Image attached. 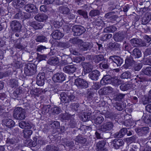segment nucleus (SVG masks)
Here are the masks:
<instances>
[{
	"instance_id": "27",
	"label": "nucleus",
	"mask_w": 151,
	"mask_h": 151,
	"mask_svg": "<svg viewBox=\"0 0 151 151\" xmlns=\"http://www.w3.org/2000/svg\"><path fill=\"white\" fill-rule=\"evenodd\" d=\"M48 17L47 15L42 14H39L35 17L36 20L40 22H43Z\"/></svg>"
},
{
	"instance_id": "22",
	"label": "nucleus",
	"mask_w": 151,
	"mask_h": 151,
	"mask_svg": "<svg viewBox=\"0 0 151 151\" xmlns=\"http://www.w3.org/2000/svg\"><path fill=\"white\" fill-rule=\"evenodd\" d=\"M130 42L132 45L135 47H141L145 46L146 45L145 43H141L142 45L139 41V40L136 38H133L130 40Z\"/></svg>"
},
{
	"instance_id": "47",
	"label": "nucleus",
	"mask_w": 151,
	"mask_h": 151,
	"mask_svg": "<svg viewBox=\"0 0 151 151\" xmlns=\"http://www.w3.org/2000/svg\"><path fill=\"white\" fill-rule=\"evenodd\" d=\"M24 88H23L19 87L18 88H17L13 92L14 95L16 98L18 97V95L21 94L24 91Z\"/></svg>"
},
{
	"instance_id": "34",
	"label": "nucleus",
	"mask_w": 151,
	"mask_h": 151,
	"mask_svg": "<svg viewBox=\"0 0 151 151\" xmlns=\"http://www.w3.org/2000/svg\"><path fill=\"white\" fill-rule=\"evenodd\" d=\"M104 60V56L102 55H98L94 56L93 61L97 64Z\"/></svg>"
},
{
	"instance_id": "30",
	"label": "nucleus",
	"mask_w": 151,
	"mask_h": 151,
	"mask_svg": "<svg viewBox=\"0 0 151 151\" xmlns=\"http://www.w3.org/2000/svg\"><path fill=\"white\" fill-rule=\"evenodd\" d=\"M132 55L135 58H139L142 56L141 50L138 48H135L133 50Z\"/></svg>"
},
{
	"instance_id": "56",
	"label": "nucleus",
	"mask_w": 151,
	"mask_h": 151,
	"mask_svg": "<svg viewBox=\"0 0 151 151\" xmlns=\"http://www.w3.org/2000/svg\"><path fill=\"white\" fill-rule=\"evenodd\" d=\"M101 85L99 82H96L94 83L93 85L92 86V89H93L94 91L99 89Z\"/></svg>"
},
{
	"instance_id": "37",
	"label": "nucleus",
	"mask_w": 151,
	"mask_h": 151,
	"mask_svg": "<svg viewBox=\"0 0 151 151\" xmlns=\"http://www.w3.org/2000/svg\"><path fill=\"white\" fill-rule=\"evenodd\" d=\"M59 148L54 145H48L46 146V151H58Z\"/></svg>"
},
{
	"instance_id": "24",
	"label": "nucleus",
	"mask_w": 151,
	"mask_h": 151,
	"mask_svg": "<svg viewBox=\"0 0 151 151\" xmlns=\"http://www.w3.org/2000/svg\"><path fill=\"white\" fill-rule=\"evenodd\" d=\"M47 63L50 65H56L58 64L59 59L56 56L50 58L47 61Z\"/></svg>"
},
{
	"instance_id": "52",
	"label": "nucleus",
	"mask_w": 151,
	"mask_h": 151,
	"mask_svg": "<svg viewBox=\"0 0 151 151\" xmlns=\"http://www.w3.org/2000/svg\"><path fill=\"white\" fill-rule=\"evenodd\" d=\"M151 102V89L149 91V97H146L143 101V104L146 105Z\"/></svg>"
},
{
	"instance_id": "42",
	"label": "nucleus",
	"mask_w": 151,
	"mask_h": 151,
	"mask_svg": "<svg viewBox=\"0 0 151 151\" xmlns=\"http://www.w3.org/2000/svg\"><path fill=\"white\" fill-rule=\"evenodd\" d=\"M132 68L133 71H139L142 67V64L141 63H137L136 62V63L133 66Z\"/></svg>"
},
{
	"instance_id": "50",
	"label": "nucleus",
	"mask_w": 151,
	"mask_h": 151,
	"mask_svg": "<svg viewBox=\"0 0 151 151\" xmlns=\"http://www.w3.org/2000/svg\"><path fill=\"white\" fill-rule=\"evenodd\" d=\"M131 74L129 71H126L123 73L121 76V77L122 79H128L130 78Z\"/></svg>"
},
{
	"instance_id": "54",
	"label": "nucleus",
	"mask_w": 151,
	"mask_h": 151,
	"mask_svg": "<svg viewBox=\"0 0 151 151\" xmlns=\"http://www.w3.org/2000/svg\"><path fill=\"white\" fill-rule=\"evenodd\" d=\"M24 137L26 138H29L32 134V131L31 130H27L23 131Z\"/></svg>"
},
{
	"instance_id": "14",
	"label": "nucleus",
	"mask_w": 151,
	"mask_h": 151,
	"mask_svg": "<svg viewBox=\"0 0 151 151\" xmlns=\"http://www.w3.org/2000/svg\"><path fill=\"white\" fill-rule=\"evenodd\" d=\"M60 117L62 122L70 120V123H73V121L74 120L73 118V115H71L66 112L64 114L62 113L60 115Z\"/></svg>"
},
{
	"instance_id": "8",
	"label": "nucleus",
	"mask_w": 151,
	"mask_h": 151,
	"mask_svg": "<svg viewBox=\"0 0 151 151\" xmlns=\"http://www.w3.org/2000/svg\"><path fill=\"white\" fill-rule=\"evenodd\" d=\"M72 30L74 32V36H79L85 31L84 27L80 25L73 26L72 27Z\"/></svg>"
},
{
	"instance_id": "33",
	"label": "nucleus",
	"mask_w": 151,
	"mask_h": 151,
	"mask_svg": "<svg viewBox=\"0 0 151 151\" xmlns=\"http://www.w3.org/2000/svg\"><path fill=\"white\" fill-rule=\"evenodd\" d=\"M18 142V139L15 137H8L7 138L6 141V144L8 145H15Z\"/></svg>"
},
{
	"instance_id": "18",
	"label": "nucleus",
	"mask_w": 151,
	"mask_h": 151,
	"mask_svg": "<svg viewBox=\"0 0 151 151\" xmlns=\"http://www.w3.org/2000/svg\"><path fill=\"white\" fill-rule=\"evenodd\" d=\"M76 142L82 145L85 144L87 142V139L84 137L81 134H79L75 139Z\"/></svg>"
},
{
	"instance_id": "51",
	"label": "nucleus",
	"mask_w": 151,
	"mask_h": 151,
	"mask_svg": "<svg viewBox=\"0 0 151 151\" xmlns=\"http://www.w3.org/2000/svg\"><path fill=\"white\" fill-rule=\"evenodd\" d=\"M37 42H45L47 41V38L43 35L38 36L36 39Z\"/></svg>"
},
{
	"instance_id": "25",
	"label": "nucleus",
	"mask_w": 151,
	"mask_h": 151,
	"mask_svg": "<svg viewBox=\"0 0 151 151\" xmlns=\"http://www.w3.org/2000/svg\"><path fill=\"white\" fill-rule=\"evenodd\" d=\"M105 16L106 18L109 19L110 22L112 23L115 22V21L119 18L118 16L116 15L111 16V13L109 12L106 14Z\"/></svg>"
},
{
	"instance_id": "1",
	"label": "nucleus",
	"mask_w": 151,
	"mask_h": 151,
	"mask_svg": "<svg viewBox=\"0 0 151 151\" xmlns=\"http://www.w3.org/2000/svg\"><path fill=\"white\" fill-rule=\"evenodd\" d=\"M131 81L134 82L133 83L132 82H126L122 84L120 86V89L122 91H125L132 88V89L136 90V91H139L143 89L144 84L146 82L144 78L139 77L137 76L131 79Z\"/></svg>"
},
{
	"instance_id": "58",
	"label": "nucleus",
	"mask_w": 151,
	"mask_h": 151,
	"mask_svg": "<svg viewBox=\"0 0 151 151\" xmlns=\"http://www.w3.org/2000/svg\"><path fill=\"white\" fill-rule=\"evenodd\" d=\"M82 41V40L79 39L77 37L73 38L70 40V42L74 45L78 44Z\"/></svg>"
},
{
	"instance_id": "32",
	"label": "nucleus",
	"mask_w": 151,
	"mask_h": 151,
	"mask_svg": "<svg viewBox=\"0 0 151 151\" xmlns=\"http://www.w3.org/2000/svg\"><path fill=\"white\" fill-rule=\"evenodd\" d=\"M30 25L34 29L36 30L41 29L43 27L42 25L41 24L35 21L32 22L30 24Z\"/></svg>"
},
{
	"instance_id": "4",
	"label": "nucleus",
	"mask_w": 151,
	"mask_h": 151,
	"mask_svg": "<svg viewBox=\"0 0 151 151\" xmlns=\"http://www.w3.org/2000/svg\"><path fill=\"white\" fill-rule=\"evenodd\" d=\"M36 72V66L34 64H27L24 68V73L27 76H32Z\"/></svg>"
},
{
	"instance_id": "6",
	"label": "nucleus",
	"mask_w": 151,
	"mask_h": 151,
	"mask_svg": "<svg viewBox=\"0 0 151 151\" xmlns=\"http://www.w3.org/2000/svg\"><path fill=\"white\" fill-rule=\"evenodd\" d=\"M66 75L63 73H58L54 74L52 79L55 83H62L65 80Z\"/></svg>"
},
{
	"instance_id": "46",
	"label": "nucleus",
	"mask_w": 151,
	"mask_h": 151,
	"mask_svg": "<svg viewBox=\"0 0 151 151\" xmlns=\"http://www.w3.org/2000/svg\"><path fill=\"white\" fill-rule=\"evenodd\" d=\"M120 47L119 44L116 42L112 43L109 45V48L112 51L118 50Z\"/></svg>"
},
{
	"instance_id": "20",
	"label": "nucleus",
	"mask_w": 151,
	"mask_h": 151,
	"mask_svg": "<svg viewBox=\"0 0 151 151\" xmlns=\"http://www.w3.org/2000/svg\"><path fill=\"white\" fill-rule=\"evenodd\" d=\"M24 0H14L13 2V4L14 7L17 9L22 8L25 5Z\"/></svg>"
},
{
	"instance_id": "16",
	"label": "nucleus",
	"mask_w": 151,
	"mask_h": 151,
	"mask_svg": "<svg viewBox=\"0 0 151 151\" xmlns=\"http://www.w3.org/2000/svg\"><path fill=\"white\" fill-rule=\"evenodd\" d=\"M111 76L109 75L104 76L100 81V83L103 86L109 84H111L112 81H111Z\"/></svg>"
},
{
	"instance_id": "17",
	"label": "nucleus",
	"mask_w": 151,
	"mask_h": 151,
	"mask_svg": "<svg viewBox=\"0 0 151 151\" xmlns=\"http://www.w3.org/2000/svg\"><path fill=\"white\" fill-rule=\"evenodd\" d=\"M24 10L29 13L33 12L35 13L36 10V6L32 4H27L24 6Z\"/></svg>"
},
{
	"instance_id": "12",
	"label": "nucleus",
	"mask_w": 151,
	"mask_h": 151,
	"mask_svg": "<svg viewBox=\"0 0 151 151\" xmlns=\"http://www.w3.org/2000/svg\"><path fill=\"white\" fill-rule=\"evenodd\" d=\"M135 131L139 136H143L149 132V128L148 127H138L135 129Z\"/></svg>"
},
{
	"instance_id": "26",
	"label": "nucleus",
	"mask_w": 151,
	"mask_h": 151,
	"mask_svg": "<svg viewBox=\"0 0 151 151\" xmlns=\"http://www.w3.org/2000/svg\"><path fill=\"white\" fill-rule=\"evenodd\" d=\"M111 91L108 87L101 88L98 91L99 95L102 96L109 95Z\"/></svg>"
},
{
	"instance_id": "9",
	"label": "nucleus",
	"mask_w": 151,
	"mask_h": 151,
	"mask_svg": "<svg viewBox=\"0 0 151 151\" xmlns=\"http://www.w3.org/2000/svg\"><path fill=\"white\" fill-rule=\"evenodd\" d=\"M135 63H136V61L134 60L133 57L130 55L129 56L127 57L125 60V64L123 65V67L124 68L127 69L130 67L133 66Z\"/></svg>"
},
{
	"instance_id": "10",
	"label": "nucleus",
	"mask_w": 151,
	"mask_h": 151,
	"mask_svg": "<svg viewBox=\"0 0 151 151\" xmlns=\"http://www.w3.org/2000/svg\"><path fill=\"white\" fill-rule=\"evenodd\" d=\"M10 27L13 31L19 32L21 30L22 26L20 23L16 20H14L11 22Z\"/></svg>"
},
{
	"instance_id": "39",
	"label": "nucleus",
	"mask_w": 151,
	"mask_h": 151,
	"mask_svg": "<svg viewBox=\"0 0 151 151\" xmlns=\"http://www.w3.org/2000/svg\"><path fill=\"white\" fill-rule=\"evenodd\" d=\"M112 36L111 34L106 33L103 34L100 37V40L103 41H106L111 38Z\"/></svg>"
},
{
	"instance_id": "48",
	"label": "nucleus",
	"mask_w": 151,
	"mask_h": 151,
	"mask_svg": "<svg viewBox=\"0 0 151 151\" xmlns=\"http://www.w3.org/2000/svg\"><path fill=\"white\" fill-rule=\"evenodd\" d=\"M68 9L65 6H60L59 8V12L63 14H65L66 15L68 12Z\"/></svg>"
},
{
	"instance_id": "57",
	"label": "nucleus",
	"mask_w": 151,
	"mask_h": 151,
	"mask_svg": "<svg viewBox=\"0 0 151 151\" xmlns=\"http://www.w3.org/2000/svg\"><path fill=\"white\" fill-rule=\"evenodd\" d=\"M77 12L80 15L83 16L84 18H86L88 17L87 14L86 12L82 10L79 9L78 10Z\"/></svg>"
},
{
	"instance_id": "62",
	"label": "nucleus",
	"mask_w": 151,
	"mask_h": 151,
	"mask_svg": "<svg viewBox=\"0 0 151 151\" xmlns=\"http://www.w3.org/2000/svg\"><path fill=\"white\" fill-rule=\"evenodd\" d=\"M90 113H84L83 117L85 118V119H83V121L84 122H86L88 121L89 120L90 118Z\"/></svg>"
},
{
	"instance_id": "21",
	"label": "nucleus",
	"mask_w": 151,
	"mask_h": 151,
	"mask_svg": "<svg viewBox=\"0 0 151 151\" xmlns=\"http://www.w3.org/2000/svg\"><path fill=\"white\" fill-rule=\"evenodd\" d=\"M64 34L60 31L56 30L53 32L52 34V37L55 40H60L64 36Z\"/></svg>"
},
{
	"instance_id": "5",
	"label": "nucleus",
	"mask_w": 151,
	"mask_h": 151,
	"mask_svg": "<svg viewBox=\"0 0 151 151\" xmlns=\"http://www.w3.org/2000/svg\"><path fill=\"white\" fill-rule=\"evenodd\" d=\"M25 113L21 107H17L14 111L13 116L16 119L22 120L25 118Z\"/></svg>"
},
{
	"instance_id": "61",
	"label": "nucleus",
	"mask_w": 151,
	"mask_h": 151,
	"mask_svg": "<svg viewBox=\"0 0 151 151\" xmlns=\"http://www.w3.org/2000/svg\"><path fill=\"white\" fill-rule=\"evenodd\" d=\"M89 45L87 42H83L81 45V48L83 50H87L88 48Z\"/></svg>"
},
{
	"instance_id": "43",
	"label": "nucleus",
	"mask_w": 151,
	"mask_h": 151,
	"mask_svg": "<svg viewBox=\"0 0 151 151\" xmlns=\"http://www.w3.org/2000/svg\"><path fill=\"white\" fill-rule=\"evenodd\" d=\"M83 70L86 73L91 72L92 70V66L88 63H86L83 66Z\"/></svg>"
},
{
	"instance_id": "29",
	"label": "nucleus",
	"mask_w": 151,
	"mask_h": 151,
	"mask_svg": "<svg viewBox=\"0 0 151 151\" xmlns=\"http://www.w3.org/2000/svg\"><path fill=\"white\" fill-rule=\"evenodd\" d=\"M42 92V89L40 88H36L31 90L30 93L32 96L38 97Z\"/></svg>"
},
{
	"instance_id": "63",
	"label": "nucleus",
	"mask_w": 151,
	"mask_h": 151,
	"mask_svg": "<svg viewBox=\"0 0 151 151\" xmlns=\"http://www.w3.org/2000/svg\"><path fill=\"white\" fill-rule=\"evenodd\" d=\"M99 12L98 10H91L90 12V15L92 17H95L99 15Z\"/></svg>"
},
{
	"instance_id": "15",
	"label": "nucleus",
	"mask_w": 151,
	"mask_h": 151,
	"mask_svg": "<svg viewBox=\"0 0 151 151\" xmlns=\"http://www.w3.org/2000/svg\"><path fill=\"white\" fill-rule=\"evenodd\" d=\"M15 18L24 21L27 19L29 18V16L28 14L26 13L19 12L15 15Z\"/></svg>"
},
{
	"instance_id": "7",
	"label": "nucleus",
	"mask_w": 151,
	"mask_h": 151,
	"mask_svg": "<svg viewBox=\"0 0 151 151\" xmlns=\"http://www.w3.org/2000/svg\"><path fill=\"white\" fill-rule=\"evenodd\" d=\"M74 84L79 88H86L88 87V83L85 80L80 78L75 80Z\"/></svg>"
},
{
	"instance_id": "59",
	"label": "nucleus",
	"mask_w": 151,
	"mask_h": 151,
	"mask_svg": "<svg viewBox=\"0 0 151 151\" xmlns=\"http://www.w3.org/2000/svg\"><path fill=\"white\" fill-rule=\"evenodd\" d=\"M104 120L103 117L101 115H100L94 119V123H102Z\"/></svg>"
},
{
	"instance_id": "38",
	"label": "nucleus",
	"mask_w": 151,
	"mask_h": 151,
	"mask_svg": "<svg viewBox=\"0 0 151 151\" xmlns=\"http://www.w3.org/2000/svg\"><path fill=\"white\" fill-rule=\"evenodd\" d=\"M125 37V35L122 32L116 34L114 37V39L115 40L116 39L118 41H121L124 39Z\"/></svg>"
},
{
	"instance_id": "45",
	"label": "nucleus",
	"mask_w": 151,
	"mask_h": 151,
	"mask_svg": "<svg viewBox=\"0 0 151 151\" xmlns=\"http://www.w3.org/2000/svg\"><path fill=\"white\" fill-rule=\"evenodd\" d=\"M106 142L104 140L99 141L96 145V150L106 146Z\"/></svg>"
},
{
	"instance_id": "41",
	"label": "nucleus",
	"mask_w": 151,
	"mask_h": 151,
	"mask_svg": "<svg viewBox=\"0 0 151 151\" xmlns=\"http://www.w3.org/2000/svg\"><path fill=\"white\" fill-rule=\"evenodd\" d=\"M143 115V116H144ZM143 116H142L141 121H142L141 123H151V115L150 114H145L144 118H143Z\"/></svg>"
},
{
	"instance_id": "53",
	"label": "nucleus",
	"mask_w": 151,
	"mask_h": 151,
	"mask_svg": "<svg viewBox=\"0 0 151 151\" xmlns=\"http://www.w3.org/2000/svg\"><path fill=\"white\" fill-rule=\"evenodd\" d=\"M85 58L83 56H76L74 57V62L76 63H79L84 61Z\"/></svg>"
},
{
	"instance_id": "40",
	"label": "nucleus",
	"mask_w": 151,
	"mask_h": 151,
	"mask_svg": "<svg viewBox=\"0 0 151 151\" xmlns=\"http://www.w3.org/2000/svg\"><path fill=\"white\" fill-rule=\"evenodd\" d=\"M125 96L124 94L121 93H118L114 95L113 97V99L115 101H121Z\"/></svg>"
},
{
	"instance_id": "55",
	"label": "nucleus",
	"mask_w": 151,
	"mask_h": 151,
	"mask_svg": "<svg viewBox=\"0 0 151 151\" xmlns=\"http://www.w3.org/2000/svg\"><path fill=\"white\" fill-rule=\"evenodd\" d=\"M114 106L115 107L116 109L119 111H122L123 109V107L122 106V105L120 103L116 102L115 104L114 105Z\"/></svg>"
},
{
	"instance_id": "11",
	"label": "nucleus",
	"mask_w": 151,
	"mask_h": 151,
	"mask_svg": "<svg viewBox=\"0 0 151 151\" xmlns=\"http://www.w3.org/2000/svg\"><path fill=\"white\" fill-rule=\"evenodd\" d=\"M77 69L76 65L72 64L66 66L63 69L64 72L69 74H73Z\"/></svg>"
},
{
	"instance_id": "13",
	"label": "nucleus",
	"mask_w": 151,
	"mask_h": 151,
	"mask_svg": "<svg viewBox=\"0 0 151 151\" xmlns=\"http://www.w3.org/2000/svg\"><path fill=\"white\" fill-rule=\"evenodd\" d=\"M45 73H39L37 77L36 83L39 86H42L45 84Z\"/></svg>"
},
{
	"instance_id": "23",
	"label": "nucleus",
	"mask_w": 151,
	"mask_h": 151,
	"mask_svg": "<svg viewBox=\"0 0 151 151\" xmlns=\"http://www.w3.org/2000/svg\"><path fill=\"white\" fill-rule=\"evenodd\" d=\"M112 144L114 147L115 149H117L124 145V142L122 140L116 139L113 141Z\"/></svg>"
},
{
	"instance_id": "3",
	"label": "nucleus",
	"mask_w": 151,
	"mask_h": 151,
	"mask_svg": "<svg viewBox=\"0 0 151 151\" xmlns=\"http://www.w3.org/2000/svg\"><path fill=\"white\" fill-rule=\"evenodd\" d=\"M109 59L111 62V64L115 68L120 66L124 62L123 58L118 55L111 56Z\"/></svg>"
},
{
	"instance_id": "60",
	"label": "nucleus",
	"mask_w": 151,
	"mask_h": 151,
	"mask_svg": "<svg viewBox=\"0 0 151 151\" xmlns=\"http://www.w3.org/2000/svg\"><path fill=\"white\" fill-rule=\"evenodd\" d=\"M99 66L104 69H107L109 68V65L108 64L107 62H102L99 64Z\"/></svg>"
},
{
	"instance_id": "35",
	"label": "nucleus",
	"mask_w": 151,
	"mask_h": 151,
	"mask_svg": "<svg viewBox=\"0 0 151 151\" xmlns=\"http://www.w3.org/2000/svg\"><path fill=\"white\" fill-rule=\"evenodd\" d=\"M116 29L115 26L111 25L105 28L104 30V32L105 33H114L116 30Z\"/></svg>"
},
{
	"instance_id": "49",
	"label": "nucleus",
	"mask_w": 151,
	"mask_h": 151,
	"mask_svg": "<svg viewBox=\"0 0 151 151\" xmlns=\"http://www.w3.org/2000/svg\"><path fill=\"white\" fill-rule=\"evenodd\" d=\"M20 127L24 129H29L32 127L30 123H18Z\"/></svg>"
},
{
	"instance_id": "19",
	"label": "nucleus",
	"mask_w": 151,
	"mask_h": 151,
	"mask_svg": "<svg viewBox=\"0 0 151 151\" xmlns=\"http://www.w3.org/2000/svg\"><path fill=\"white\" fill-rule=\"evenodd\" d=\"M100 75V72L97 70H95L92 71L89 74L90 78L94 81L97 80Z\"/></svg>"
},
{
	"instance_id": "31",
	"label": "nucleus",
	"mask_w": 151,
	"mask_h": 151,
	"mask_svg": "<svg viewBox=\"0 0 151 151\" xmlns=\"http://www.w3.org/2000/svg\"><path fill=\"white\" fill-rule=\"evenodd\" d=\"M60 95L61 101L63 103L65 104L68 103V93L63 92L60 93Z\"/></svg>"
},
{
	"instance_id": "44",
	"label": "nucleus",
	"mask_w": 151,
	"mask_h": 151,
	"mask_svg": "<svg viewBox=\"0 0 151 151\" xmlns=\"http://www.w3.org/2000/svg\"><path fill=\"white\" fill-rule=\"evenodd\" d=\"M142 70L145 75L150 77L151 76V67H147L143 68Z\"/></svg>"
},
{
	"instance_id": "64",
	"label": "nucleus",
	"mask_w": 151,
	"mask_h": 151,
	"mask_svg": "<svg viewBox=\"0 0 151 151\" xmlns=\"http://www.w3.org/2000/svg\"><path fill=\"white\" fill-rule=\"evenodd\" d=\"M137 139L136 136L134 135L132 136L131 137L127 138L126 139L127 141L129 142L132 143L133 142H134Z\"/></svg>"
},
{
	"instance_id": "2",
	"label": "nucleus",
	"mask_w": 151,
	"mask_h": 151,
	"mask_svg": "<svg viewBox=\"0 0 151 151\" xmlns=\"http://www.w3.org/2000/svg\"><path fill=\"white\" fill-rule=\"evenodd\" d=\"M85 96L88 101L98 102V96L96 91L93 89H88L85 94Z\"/></svg>"
},
{
	"instance_id": "28",
	"label": "nucleus",
	"mask_w": 151,
	"mask_h": 151,
	"mask_svg": "<svg viewBox=\"0 0 151 151\" xmlns=\"http://www.w3.org/2000/svg\"><path fill=\"white\" fill-rule=\"evenodd\" d=\"M151 19V15L149 14H146L142 19V24L146 25L149 23Z\"/></svg>"
},
{
	"instance_id": "36",
	"label": "nucleus",
	"mask_w": 151,
	"mask_h": 151,
	"mask_svg": "<svg viewBox=\"0 0 151 151\" xmlns=\"http://www.w3.org/2000/svg\"><path fill=\"white\" fill-rule=\"evenodd\" d=\"M111 81H112L111 82L110 84H112L115 86H118L121 84V81L116 77H111Z\"/></svg>"
}]
</instances>
